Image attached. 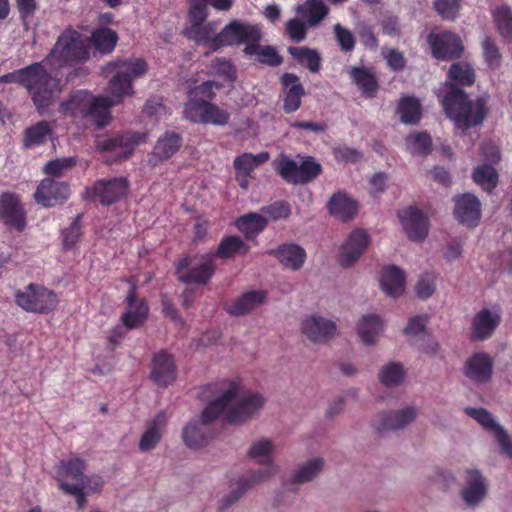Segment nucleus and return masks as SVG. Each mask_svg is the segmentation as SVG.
<instances>
[{"mask_svg": "<svg viewBox=\"0 0 512 512\" xmlns=\"http://www.w3.org/2000/svg\"><path fill=\"white\" fill-rule=\"evenodd\" d=\"M107 69L115 71L108 83L111 97H95L88 91L79 90L60 103L59 112L90 120L99 129L106 127L111 121V107L125 96L134 94L133 82L146 75L149 67L143 58H128L108 63Z\"/></svg>", "mask_w": 512, "mask_h": 512, "instance_id": "1", "label": "nucleus"}, {"mask_svg": "<svg viewBox=\"0 0 512 512\" xmlns=\"http://www.w3.org/2000/svg\"><path fill=\"white\" fill-rule=\"evenodd\" d=\"M476 74L472 65L465 61L453 63L438 94L443 111L456 128L467 131L481 125L486 119L489 96L470 99L462 87L472 86Z\"/></svg>", "mask_w": 512, "mask_h": 512, "instance_id": "2", "label": "nucleus"}, {"mask_svg": "<svg viewBox=\"0 0 512 512\" xmlns=\"http://www.w3.org/2000/svg\"><path fill=\"white\" fill-rule=\"evenodd\" d=\"M210 396L216 397L201 413L203 425L212 423L225 411V419L229 423H243L257 413L265 402L263 396L256 392L241 395L239 383L227 380L204 385L200 392L201 399L208 400Z\"/></svg>", "mask_w": 512, "mask_h": 512, "instance_id": "3", "label": "nucleus"}, {"mask_svg": "<svg viewBox=\"0 0 512 512\" xmlns=\"http://www.w3.org/2000/svg\"><path fill=\"white\" fill-rule=\"evenodd\" d=\"M0 83H16L26 88L39 114H44L61 91V79L48 73L44 62L32 63L0 77Z\"/></svg>", "mask_w": 512, "mask_h": 512, "instance_id": "4", "label": "nucleus"}, {"mask_svg": "<svg viewBox=\"0 0 512 512\" xmlns=\"http://www.w3.org/2000/svg\"><path fill=\"white\" fill-rule=\"evenodd\" d=\"M274 450L273 443L268 439H261L253 443L249 449V456L258 461L264 467L251 473L247 478H239L236 482V488L233 489L222 500V509L228 508L230 505L237 502L245 492L254 485L261 483L276 472V467L273 463L272 453Z\"/></svg>", "mask_w": 512, "mask_h": 512, "instance_id": "5", "label": "nucleus"}, {"mask_svg": "<svg viewBox=\"0 0 512 512\" xmlns=\"http://www.w3.org/2000/svg\"><path fill=\"white\" fill-rule=\"evenodd\" d=\"M89 57V51L82 34L68 28L58 37L54 47L42 60L44 66L50 61H56L59 66L73 62H83Z\"/></svg>", "mask_w": 512, "mask_h": 512, "instance_id": "6", "label": "nucleus"}, {"mask_svg": "<svg viewBox=\"0 0 512 512\" xmlns=\"http://www.w3.org/2000/svg\"><path fill=\"white\" fill-rule=\"evenodd\" d=\"M216 272V261L211 252L188 255L176 264L177 279L184 284L206 285Z\"/></svg>", "mask_w": 512, "mask_h": 512, "instance_id": "7", "label": "nucleus"}, {"mask_svg": "<svg viewBox=\"0 0 512 512\" xmlns=\"http://www.w3.org/2000/svg\"><path fill=\"white\" fill-rule=\"evenodd\" d=\"M15 302L26 312L49 314L58 306L59 298L53 290L31 283L16 291Z\"/></svg>", "mask_w": 512, "mask_h": 512, "instance_id": "8", "label": "nucleus"}, {"mask_svg": "<svg viewBox=\"0 0 512 512\" xmlns=\"http://www.w3.org/2000/svg\"><path fill=\"white\" fill-rule=\"evenodd\" d=\"M257 40H262V30L259 25L232 20L217 34L215 42L222 48L241 44L246 46Z\"/></svg>", "mask_w": 512, "mask_h": 512, "instance_id": "9", "label": "nucleus"}, {"mask_svg": "<svg viewBox=\"0 0 512 512\" xmlns=\"http://www.w3.org/2000/svg\"><path fill=\"white\" fill-rule=\"evenodd\" d=\"M145 140V133L126 131L108 138H98L96 148L101 152L113 153L115 160L119 161L127 159L136 146L145 142Z\"/></svg>", "mask_w": 512, "mask_h": 512, "instance_id": "10", "label": "nucleus"}, {"mask_svg": "<svg viewBox=\"0 0 512 512\" xmlns=\"http://www.w3.org/2000/svg\"><path fill=\"white\" fill-rule=\"evenodd\" d=\"M129 183L126 178L100 179L91 187L86 188V198L98 200L103 205H111L121 200L128 192Z\"/></svg>", "mask_w": 512, "mask_h": 512, "instance_id": "11", "label": "nucleus"}, {"mask_svg": "<svg viewBox=\"0 0 512 512\" xmlns=\"http://www.w3.org/2000/svg\"><path fill=\"white\" fill-rule=\"evenodd\" d=\"M427 42L431 47L432 56L437 60L458 59L464 51L461 38L451 31L432 32L428 35Z\"/></svg>", "mask_w": 512, "mask_h": 512, "instance_id": "12", "label": "nucleus"}, {"mask_svg": "<svg viewBox=\"0 0 512 512\" xmlns=\"http://www.w3.org/2000/svg\"><path fill=\"white\" fill-rule=\"evenodd\" d=\"M0 219L18 232L26 228V212L14 193L4 192L0 195Z\"/></svg>", "mask_w": 512, "mask_h": 512, "instance_id": "13", "label": "nucleus"}, {"mask_svg": "<svg viewBox=\"0 0 512 512\" xmlns=\"http://www.w3.org/2000/svg\"><path fill=\"white\" fill-rule=\"evenodd\" d=\"M69 196V184L53 178H44L34 193L35 201L47 208L65 202Z\"/></svg>", "mask_w": 512, "mask_h": 512, "instance_id": "14", "label": "nucleus"}, {"mask_svg": "<svg viewBox=\"0 0 512 512\" xmlns=\"http://www.w3.org/2000/svg\"><path fill=\"white\" fill-rule=\"evenodd\" d=\"M398 216L410 240L421 242L427 237L429 232V219L420 209L409 206L399 211Z\"/></svg>", "mask_w": 512, "mask_h": 512, "instance_id": "15", "label": "nucleus"}, {"mask_svg": "<svg viewBox=\"0 0 512 512\" xmlns=\"http://www.w3.org/2000/svg\"><path fill=\"white\" fill-rule=\"evenodd\" d=\"M454 216L467 227H476L481 218V204L479 199L470 193L454 197Z\"/></svg>", "mask_w": 512, "mask_h": 512, "instance_id": "16", "label": "nucleus"}, {"mask_svg": "<svg viewBox=\"0 0 512 512\" xmlns=\"http://www.w3.org/2000/svg\"><path fill=\"white\" fill-rule=\"evenodd\" d=\"M501 323L499 311L483 308L471 320V340L485 341L489 339Z\"/></svg>", "mask_w": 512, "mask_h": 512, "instance_id": "17", "label": "nucleus"}, {"mask_svg": "<svg viewBox=\"0 0 512 512\" xmlns=\"http://www.w3.org/2000/svg\"><path fill=\"white\" fill-rule=\"evenodd\" d=\"M463 373L475 384H486L492 378L493 359L487 353H475L466 360Z\"/></svg>", "mask_w": 512, "mask_h": 512, "instance_id": "18", "label": "nucleus"}, {"mask_svg": "<svg viewBox=\"0 0 512 512\" xmlns=\"http://www.w3.org/2000/svg\"><path fill=\"white\" fill-rule=\"evenodd\" d=\"M127 310L121 320L127 329H135L144 325L148 318L149 307L144 299H138L136 286L132 285L126 297Z\"/></svg>", "mask_w": 512, "mask_h": 512, "instance_id": "19", "label": "nucleus"}, {"mask_svg": "<svg viewBox=\"0 0 512 512\" xmlns=\"http://www.w3.org/2000/svg\"><path fill=\"white\" fill-rule=\"evenodd\" d=\"M150 378L159 387H167L175 381L176 365L171 354L161 350L154 355Z\"/></svg>", "mask_w": 512, "mask_h": 512, "instance_id": "20", "label": "nucleus"}, {"mask_svg": "<svg viewBox=\"0 0 512 512\" xmlns=\"http://www.w3.org/2000/svg\"><path fill=\"white\" fill-rule=\"evenodd\" d=\"M368 244L369 235L365 230L352 231L340 249L339 263L341 266L349 267L354 264L364 253Z\"/></svg>", "mask_w": 512, "mask_h": 512, "instance_id": "21", "label": "nucleus"}, {"mask_svg": "<svg viewBox=\"0 0 512 512\" xmlns=\"http://www.w3.org/2000/svg\"><path fill=\"white\" fill-rule=\"evenodd\" d=\"M283 87V111L286 114L296 112L302 104V98L305 96V89L300 82V78L294 73H284L281 76Z\"/></svg>", "mask_w": 512, "mask_h": 512, "instance_id": "22", "label": "nucleus"}, {"mask_svg": "<svg viewBox=\"0 0 512 512\" xmlns=\"http://www.w3.org/2000/svg\"><path fill=\"white\" fill-rule=\"evenodd\" d=\"M416 415V409L412 407L398 411L381 412L373 419L372 425L378 432L398 430L413 422Z\"/></svg>", "mask_w": 512, "mask_h": 512, "instance_id": "23", "label": "nucleus"}, {"mask_svg": "<svg viewBox=\"0 0 512 512\" xmlns=\"http://www.w3.org/2000/svg\"><path fill=\"white\" fill-rule=\"evenodd\" d=\"M302 331L311 341L325 343L334 336L336 325L332 320L312 315L303 321Z\"/></svg>", "mask_w": 512, "mask_h": 512, "instance_id": "24", "label": "nucleus"}, {"mask_svg": "<svg viewBox=\"0 0 512 512\" xmlns=\"http://www.w3.org/2000/svg\"><path fill=\"white\" fill-rule=\"evenodd\" d=\"M352 83L365 98H374L379 91L378 78L372 68L353 66L348 71Z\"/></svg>", "mask_w": 512, "mask_h": 512, "instance_id": "25", "label": "nucleus"}, {"mask_svg": "<svg viewBox=\"0 0 512 512\" xmlns=\"http://www.w3.org/2000/svg\"><path fill=\"white\" fill-rule=\"evenodd\" d=\"M166 424L167 420L165 412H158L147 424V427L139 440L138 446L141 452H149L156 448L163 437Z\"/></svg>", "mask_w": 512, "mask_h": 512, "instance_id": "26", "label": "nucleus"}, {"mask_svg": "<svg viewBox=\"0 0 512 512\" xmlns=\"http://www.w3.org/2000/svg\"><path fill=\"white\" fill-rule=\"evenodd\" d=\"M268 253L276 257L284 267L293 271L299 270L306 259L305 250L294 243L279 245L277 248L268 251Z\"/></svg>", "mask_w": 512, "mask_h": 512, "instance_id": "27", "label": "nucleus"}, {"mask_svg": "<svg viewBox=\"0 0 512 512\" xmlns=\"http://www.w3.org/2000/svg\"><path fill=\"white\" fill-rule=\"evenodd\" d=\"M87 468L86 460L78 455L69 459L61 460L56 468V480L60 488L61 481H66L68 478L74 480V483L83 482L86 479L84 473Z\"/></svg>", "mask_w": 512, "mask_h": 512, "instance_id": "28", "label": "nucleus"}, {"mask_svg": "<svg viewBox=\"0 0 512 512\" xmlns=\"http://www.w3.org/2000/svg\"><path fill=\"white\" fill-rule=\"evenodd\" d=\"M261 40L248 43L243 49V53L249 57H255L254 61L261 65L277 67L283 63V57L277 49L271 45H261Z\"/></svg>", "mask_w": 512, "mask_h": 512, "instance_id": "29", "label": "nucleus"}, {"mask_svg": "<svg viewBox=\"0 0 512 512\" xmlns=\"http://www.w3.org/2000/svg\"><path fill=\"white\" fill-rule=\"evenodd\" d=\"M182 146V137L180 134L167 131L160 137L152 152L151 162L156 165L159 162L170 159Z\"/></svg>", "mask_w": 512, "mask_h": 512, "instance_id": "30", "label": "nucleus"}, {"mask_svg": "<svg viewBox=\"0 0 512 512\" xmlns=\"http://www.w3.org/2000/svg\"><path fill=\"white\" fill-rule=\"evenodd\" d=\"M487 486L479 470H467L466 486L461 491V496L466 504L472 506L478 504L485 497Z\"/></svg>", "mask_w": 512, "mask_h": 512, "instance_id": "31", "label": "nucleus"}, {"mask_svg": "<svg viewBox=\"0 0 512 512\" xmlns=\"http://www.w3.org/2000/svg\"><path fill=\"white\" fill-rule=\"evenodd\" d=\"M327 207L332 216L343 222L353 219L358 211V203L344 192L333 194Z\"/></svg>", "mask_w": 512, "mask_h": 512, "instance_id": "32", "label": "nucleus"}, {"mask_svg": "<svg viewBox=\"0 0 512 512\" xmlns=\"http://www.w3.org/2000/svg\"><path fill=\"white\" fill-rule=\"evenodd\" d=\"M380 285L386 295L396 298L404 293L405 273L399 267H385L381 274Z\"/></svg>", "mask_w": 512, "mask_h": 512, "instance_id": "33", "label": "nucleus"}, {"mask_svg": "<svg viewBox=\"0 0 512 512\" xmlns=\"http://www.w3.org/2000/svg\"><path fill=\"white\" fill-rule=\"evenodd\" d=\"M295 11L310 27L320 24L329 14V8L323 0H306Z\"/></svg>", "mask_w": 512, "mask_h": 512, "instance_id": "34", "label": "nucleus"}, {"mask_svg": "<svg viewBox=\"0 0 512 512\" xmlns=\"http://www.w3.org/2000/svg\"><path fill=\"white\" fill-rule=\"evenodd\" d=\"M217 24L207 22L199 25L189 26L185 35L198 44L208 47L212 51L220 49L215 39L217 38Z\"/></svg>", "mask_w": 512, "mask_h": 512, "instance_id": "35", "label": "nucleus"}, {"mask_svg": "<svg viewBox=\"0 0 512 512\" xmlns=\"http://www.w3.org/2000/svg\"><path fill=\"white\" fill-rule=\"evenodd\" d=\"M266 298L263 291L251 290L245 292L225 309L233 316H242L250 313L256 306L262 304Z\"/></svg>", "mask_w": 512, "mask_h": 512, "instance_id": "36", "label": "nucleus"}, {"mask_svg": "<svg viewBox=\"0 0 512 512\" xmlns=\"http://www.w3.org/2000/svg\"><path fill=\"white\" fill-rule=\"evenodd\" d=\"M250 246L246 244L239 236L231 235L223 237L214 253V260L231 259L236 256H245L249 253Z\"/></svg>", "mask_w": 512, "mask_h": 512, "instance_id": "37", "label": "nucleus"}, {"mask_svg": "<svg viewBox=\"0 0 512 512\" xmlns=\"http://www.w3.org/2000/svg\"><path fill=\"white\" fill-rule=\"evenodd\" d=\"M267 219L258 213H248L240 216L235 225L237 229L243 233L246 239L252 240L256 238L267 227Z\"/></svg>", "mask_w": 512, "mask_h": 512, "instance_id": "38", "label": "nucleus"}, {"mask_svg": "<svg viewBox=\"0 0 512 512\" xmlns=\"http://www.w3.org/2000/svg\"><path fill=\"white\" fill-rule=\"evenodd\" d=\"M52 134V126L42 120L27 127L23 132L22 144L24 148H33L45 144Z\"/></svg>", "mask_w": 512, "mask_h": 512, "instance_id": "39", "label": "nucleus"}, {"mask_svg": "<svg viewBox=\"0 0 512 512\" xmlns=\"http://www.w3.org/2000/svg\"><path fill=\"white\" fill-rule=\"evenodd\" d=\"M383 322L376 314L365 315L358 323L357 331L360 339L367 345L374 344L383 331Z\"/></svg>", "mask_w": 512, "mask_h": 512, "instance_id": "40", "label": "nucleus"}, {"mask_svg": "<svg viewBox=\"0 0 512 512\" xmlns=\"http://www.w3.org/2000/svg\"><path fill=\"white\" fill-rule=\"evenodd\" d=\"M397 113L403 124L416 125L421 120L422 107L418 99L404 96L398 102Z\"/></svg>", "mask_w": 512, "mask_h": 512, "instance_id": "41", "label": "nucleus"}, {"mask_svg": "<svg viewBox=\"0 0 512 512\" xmlns=\"http://www.w3.org/2000/svg\"><path fill=\"white\" fill-rule=\"evenodd\" d=\"M288 53L311 73H318L320 71L322 59L316 49L290 46L288 47Z\"/></svg>", "mask_w": 512, "mask_h": 512, "instance_id": "42", "label": "nucleus"}, {"mask_svg": "<svg viewBox=\"0 0 512 512\" xmlns=\"http://www.w3.org/2000/svg\"><path fill=\"white\" fill-rule=\"evenodd\" d=\"M268 152H260L258 154L243 153L237 156L233 161L235 174L243 176H252V172L256 167L266 163L269 160Z\"/></svg>", "mask_w": 512, "mask_h": 512, "instance_id": "43", "label": "nucleus"}, {"mask_svg": "<svg viewBox=\"0 0 512 512\" xmlns=\"http://www.w3.org/2000/svg\"><path fill=\"white\" fill-rule=\"evenodd\" d=\"M493 20L501 37L512 41V9L504 4L496 7L492 12Z\"/></svg>", "mask_w": 512, "mask_h": 512, "instance_id": "44", "label": "nucleus"}, {"mask_svg": "<svg viewBox=\"0 0 512 512\" xmlns=\"http://www.w3.org/2000/svg\"><path fill=\"white\" fill-rule=\"evenodd\" d=\"M184 443L192 449H198L208 444L209 435L197 422H190L182 432Z\"/></svg>", "mask_w": 512, "mask_h": 512, "instance_id": "45", "label": "nucleus"}, {"mask_svg": "<svg viewBox=\"0 0 512 512\" xmlns=\"http://www.w3.org/2000/svg\"><path fill=\"white\" fill-rule=\"evenodd\" d=\"M324 460L322 458H314L300 466L292 477V483L303 484L312 481L322 470Z\"/></svg>", "mask_w": 512, "mask_h": 512, "instance_id": "46", "label": "nucleus"}, {"mask_svg": "<svg viewBox=\"0 0 512 512\" xmlns=\"http://www.w3.org/2000/svg\"><path fill=\"white\" fill-rule=\"evenodd\" d=\"M210 104L211 101L204 99H188L183 111L185 119L194 123L204 124Z\"/></svg>", "mask_w": 512, "mask_h": 512, "instance_id": "47", "label": "nucleus"}, {"mask_svg": "<svg viewBox=\"0 0 512 512\" xmlns=\"http://www.w3.org/2000/svg\"><path fill=\"white\" fill-rule=\"evenodd\" d=\"M472 176L474 182L488 192H491L498 184V173L493 166L488 164L476 167Z\"/></svg>", "mask_w": 512, "mask_h": 512, "instance_id": "48", "label": "nucleus"}, {"mask_svg": "<svg viewBox=\"0 0 512 512\" xmlns=\"http://www.w3.org/2000/svg\"><path fill=\"white\" fill-rule=\"evenodd\" d=\"M405 141L408 150L414 155H428L432 150V139L427 132L410 133Z\"/></svg>", "mask_w": 512, "mask_h": 512, "instance_id": "49", "label": "nucleus"}, {"mask_svg": "<svg viewBox=\"0 0 512 512\" xmlns=\"http://www.w3.org/2000/svg\"><path fill=\"white\" fill-rule=\"evenodd\" d=\"M92 40L95 48L102 53H110L114 50L118 35L110 28H100L93 32Z\"/></svg>", "mask_w": 512, "mask_h": 512, "instance_id": "50", "label": "nucleus"}, {"mask_svg": "<svg viewBox=\"0 0 512 512\" xmlns=\"http://www.w3.org/2000/svg\"><path fill=\"white\" fill-rule=\"evenodd\" d=\"M276 171L281 178L289 184H299V165L286 155L276 161Z\"/></svg>", "mask_w": 512, "mask_h": 512, "instance_id": "51", "label": "nucleus"}, {"mask_svg": "<svg viewBox=\"0 0 512 512\" xmlns=\"http://www.w3.org/2000/svg\"><path fill=\"white\" fill-rule=\"evenodd\" d=\"M82 214H78L72 221L69 227L61 232L63 249L69 251L73 249L82 236L81 227Z\"/></svg>", "mask_w": 512, "mask_h": 512, "instance_id": "52", "label": "nucleus"}, {"mask_svg": "<svg viewBox=\"0 0 512 512\" xmlns=\"http://www.w3.org/2000/svg\"><path fill=\"white\" fill-rule=\"evenodd\" d=\"M403 378V366L396 362L385 365L379 373V379L385 386H397L402 382Z\"/></svg>", "mask_w": 512, "mask_h": 512, "instance_id": "53", "label": "nucleus"}, {"mask_svg": "<svg viewBox=\"0 0 512 512\" xmlns=\"http://www.w3.org/2000/svg\"><path fill=\"white\" fill-rule=\"evenodd\" d=\"M310 26L302 18L294 17L285 24V33L295 43L303 42L307 38V31Z\"/></svg>", "mask_w": 512, "mask_h": 512, "instance_id": "54", "label": "nucleus"}, {"mask_svg": "<svg viewBox=\"0 0 512 512\" xmlns=\"http://www.w3.org/2000/svg\"><path fill=\"white\" fill-rule=\"evenodd\" d=\"M321 172V165L313 157H306L299 165V184H307L313 181Z\"/></svg>", "mask_w": 512, "mask_h": 512, "instance_id": "55", "label": "nucleus"}, {"mask_svg": "<svg viewBox=\"0 0 512 512\" xmlns=\"http://www.w3.org/2000/svg\"><path fill=\"white\" fill-rule=\"evenodd\" d=\"M483 57L490 69H497L501 65L502 55L495 41L487 36L482 41Z\"/></svg>", "mask_w": 512, "mask_h": 512, "instance_id": "56", "label": "nucleus"}, {"mask_svg": "<svg viewBox=\"0 0 512 512\" xmlns=\"http://www.w3.org/2000/svg\"><path fill=\"white\" fill-rule=\"evenodd\" d=\"M465 412L467 415L475 419L486 430L491 432H494L497 427L501 426L493 419L491 413L484 408L466 407Z\"/></svg>", "mask_w": 512, "mask_h": 512, "instance_id": "57", "label": "nucleus"}, {"mask_svg": "<svg viewBox=\"0 0 512 512\" xmlns=\"http://www.w3.org/2000/svg\"><path fill=\"white\" fill-rule=\"evenodd\" d=\"M273 221L287 219L291 215V205L284 200L275 201L261 209Z\"/></svg>", "mask_w": 512, "mask_h": 512, "instance_id": "58", "label": "nucleus"}, {"mask_svg": "<svg viewBox=\"0 0 512 512\" xmlns=\"http://www.w3.org/2000/svg\"><path fill=\"white\" fill-rule=\"evenodd\" d=\"M333 31L341 51L351 52L354 50L356 40L353 33L349 29L338 23L334 25Z\"/></svg>", "mask_w": 512, "mask_h": 512, "instance_id": "59", "label": "nucleus"}, {"mask_svg": "<svg viewBox=\"0 0 512 512\" xmlns=\"http://www.w3.org/2000/svg\"><path fill=\"white\" fill-rule=\"evenodd\" d=\"M77 163L75 157H64L46 163L43 171L47 175L61 176L64 171L73 168Z\"/></svg>", "mask_w": 512, "mask_h": 512, "instance_id": "60", "label": "nucleus"}, {"mask_svg": "<svg viewBox=\"0 0 512 512\" xmlns=\"http://www.w3.org/2000/svg\"><path fill=\"white\" fill-rule=\"evenodd\" d=\"M434 9L444 20H454L460 10V0H435Z\"/></svg>", "mask_w": 512, "mask_h": 512, "instance_id": "61", "label": "nucleus"}, {"mask_svg": "<svg viewBox=\"0 0 512 512\" xmlns=\"http://www.w3.org/2000/svg\"><path fill=\"white\" fill-rule=\"evenodd\" d=\"M60 490L76 498L78 509H83L87 504L88 492L81 483H68L61 481Z\"/></svg>", "mask_w": 512, "mask_h": 512, "instance_id": "62", "label": "nucleus"}, {"mask_svg": "<svg viewBox=\"0 0 512 512\" xmlns=\"http://www.w3.org/2000/svg\"><path fill=\"white\" fill-rule=\"evenodd\" d=\"M220 88V85H218L214 81H205L201 83L198 86H195L193 88H190L188 91V98L189 99H204L207 101L212 100L216 93L215 89Z\"/></svg>", "mask_w": 512, "mask_h": 512, "instance_id": "63", "label": "nucleus"}, {"mask_svg": "<svg viewBox=\"0 0 512 512\" xmlns=\"http://www.w3.org/2000/svg\"><path fill=\"white\" fill-rule=\"evenodd\" d=\"M189 1V22L190 26L205 23L208 16L207 4L202 0H188Z\"/></svg>", "mask_w": 512, "mask_h": 512, "instance_id": "64", "label": "nucleus"}]
</instances>
